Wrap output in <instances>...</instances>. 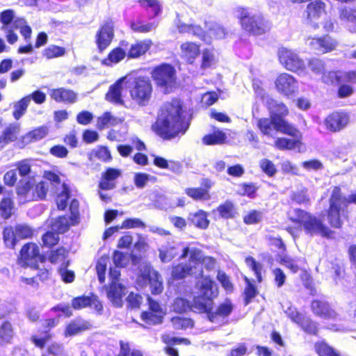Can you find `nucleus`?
<instances>
[{"label":"nucleus","mask_w":356,"mask_h":356,"mask_svg":"<svg viewBox=\"0 0 356 356\" xmlns=\"http://www.w3.org/2000/svg\"><path fill=\"white\" fill-rule=\"evenodd\" d=\"M289 216L291 221L302 225L307 234L319 235L327 238L332 235V232L323 225L321 220L302 209H293L289 211Z\"/></svg>","instance_id":"20e7f679"},{"label":"nucleus","mask_w":356,"mask_h":356,"mask_svg":"<svg viewBox=\"0 0 356 356\" xmlns=\"http://www.w3.org/2000/svg\"><path fill=\"white\" fill-rule=\"evenodd\" d=\"M339 83L356 84V71L339 72L335 74Z\"/></svg>","instance_id":"3c124183"},{"label":"nucleus","mask_w":356,"mask_h":356,"mask_svg":"<svg viewBox=\"0 0 356 356\" xmlns=\"http://www.w3.org/2000/svg\"><path fill=\"white\" fill-rule=\"evenodd\" d=\"M67 252L65 248H60L55 251H52L49 256V261L52 264H57L61 262L62 264L66 263L65 259L66 258Z\"/></svg>","instance_id":"864d4df0"},{"label":"nucleus","mask_w":356,"mask_h":356,"mask_svg":"<svg viewBox=\"0 0 356 356\" xmlns=\"http://www.w3.org/2000/svg\"><path fill=\"white\" fill-rule=\"evenodd\" d=\"M275 86L280 92L287 96L293 94L298 89L296 79L286 73H283L277 78Z\"/></svg>","instance_id":"dca6fc26"},{"label":"nucleus","mask_w":356,"mask_h":356,"mask_svg":"<svg viewBox=\"0 0 356 356\" xmlns=\"http://www.w3.org/2000/svg\"><path fill=\"white\" fill-rule=\"evenodd\" d=\"M129 88L131 97L134 102L140 106H145L148 104L152 93V86L148 77L135 78Z\"/></svg>","instance_id":"0eeeda50"},{"label":"nucleus","mask_w":356,"mask_h":356,"mask_svg":"<svg viewBox=\"0 0 356 356\" xmlns=\"http://www.w3.org/2000/svg\"><path fill=\"white\" fill-rule=\"evenodd\" d=\"M121 170L109 168L103 174L99 184V188L102 190H111L115 188V181L121 176Z\"/></svg>","instance_id":"412c9836"},{"label":"nucleus","mask_w":356,"mask_h":356,"mask_svg":"<svg viewBox=\"0 0 356 356\" xmlns=\"http://www.w3.org/2000/svg\"><path fill=\"white\" fill-rule=\"evenodd\" d=\"M356 204V192L348 197L342 196L339 187L335 186L330 198L327 218L330 224L336 228L341 227L342 218L346 217V209L349 204Z\"/></svg>","instance_id":"f03ea898"},{"label":"nucleus","mask_w":356,"mask_h":356,"mask_svg":"<svg viewBox=\"0 0 356 356\" xmlns=\"http://www.w3.org/2000/svg\"><path fill=\"white\" fill-rule=\"evenodd\" d=\"M258 127L264 135L270 137L274 136L275 131H280L293 137H296L299 134L295 127L281 118L271 116L270 119L261 118L258 121Z\"/></svg>","instance_id":"423d86ee"},{"label":"nucleus","mask_w":356,"mask_h":356,"mask_svg":"<svg viewBox=\"0 0 356 356\" xmlns=\"http://www.w3.org/2000/svg\"><path fill=\"white\" fill-rule=\"evenodd\" d=\"M151 74L156 84L160 87L171 88L176 81L175 70L168 64H162L156 67Z\"/></svg>","instance_id":"6e6552de"},{"label":"nucleus","mask_w":356,"mask_h":356,"mask_svg":"<svg viewBox=\"0 0 356 356\" xmlns=\"http://www.w3.org/2000/svg\"><path fill=\"white\" fill-rule=\"evenodd\" d=\"M288 114V108L283 103L275 102L271 108V116L281 118Z\"/></svg>","instance_id":"774afa93"},{"label":"nucleus","mask_w":356,"mask_h":356,"mask_svg":"<svg viewBox=\"0 0 356 356\" xmlns=\"http://www.w3.org/2000/svg\"><path fill=\"white\" fill-rule=\"evenodd\" d=\"M72 305L75 309H81L92 305H95V307L98 311L102 309V305L98 301L89 296L74 298L72 301Z\"/></svg>","instance_id":"c756f323"},{"label":"nucleus","mask_w":356,"mask_h":356,"mask_svg":"<svg viewBox=\"0 0 356 356\" xmlns=\"http://www.w3.org/2000/svg\"><path fill=\"white\" fill-rule=\"evenodd\" d=\"M29 104V97H24L15 104L13 115L16 120H19L25 113Z\"/></svg>","instance_id":"37998d69"},{"label":"nucleus","mask_w":356,"mask_h":356,"mask_svg":"<svg viewBox=\"0 0 356 356\" xmlns=\"http://www.w3.org/2000/svg\"><path fill=\"white\" fill-rule=\"evenodd\" d=\"M217 284L208 277L200 282L198 295L193 298L191 308L200 313H209L212 310L213 300L218 296Z\"/></svg>","instance_id":"7ed1b4c3"},{"label":"nucleus","mask_w":356,"mask_h":356,"mask_svg":"<svg viewBox=\"0 0 356 356\" xmlns=\"http://www.w3.org/2000/svg\"><path fill=\"white\" fill-rule=\"evenodd\" d=\"M3 238L5 245L11 249L15 248L19 241L15 228L11 226L4 228Z\"/></svg>","instance_id":"c9c22d12"},{"label":"nucleus","mask_w":356,"mask_h":356,"mask_svg":"<svg viewBox=\"0 0 356 356\" xmlns=\"http://www.w3.org/2000/svg\"><path fill=\"white\" fill-rule=\"evenodd\" d=\"M216 63L213 53L209 50L205 49L202 52V58L201 68L203 70L212 67Z\"/></svg>","instance_id":"4d7b16f0"},{"label":"nucleus","mask_w":356,"mask_h":356,"mask_svg":"<svg viewBox=\"0 0 356 356\" xmlns=\"http://www.w3.org/2000/svg\"><path fill=\"white\" fill-rule=\"evenodd\" d=\"M270 28V23L261 14L252 15L250 19L243 21V29L255 35L264 34Z\"/></svg>","instance_id":"f8f14e48"},{"label":"nucleus","mask_w":356,"mask_h":356,"mask_svg":"<svg viewBox=\"0 0 356 356\" xmlns=\"http://www.w3.org/2000/svg\"><path fill=\"white\" fill-rule=\"evenodd\" d=\"M300 145L301 142L298 139L278 138L275 141V147L281 150L300 149Z\"/></svg>","instance_id":"2f4dec72"},{"label":"nucleus","mask_w":356,"mask_h":356,"mask_svg":"<svg viewBox=\"0 0 356 356\" xmlns=\"http://www.w3.org/2000/svg\"><path fill=\"white\" fill-rule=\"evenodd\" d=\"M33 184L31 181H20L17 187V194L20 204H24L27 202L33 201Z\"/></svg>","instance_id":"5701e85b"},{"label":"nucleus","mask_w":356,"mask_h":356,"mask_svg":"<svg viewBox=\"0 0 356 356\" xmlns=\"http://www.w3.org/2000/svg\"><path fill=\"white\" fill-rule=\"evenodd\" d=\"M245 263L248 266H249L251 270L254 272L257 280L259 282L262 281L261 271H262V264L255 261V259L251 257H247L245 259Z\"/></svg>","instance_id":"49530a36"},{"label":"nucleus","mask_w":356,"mask_h":356,"mask_svg":"<svg viewBox=\"0 0 356 356\" xmlns=\"http://www.w3.org/2000/svg\"><path fill=\"white\" fill-rule=\"evenodd\" d=\"M113 261L116 267H124L129 261V256L119 251H115Z\"/></svg>","instance_id":"338daca9"},{"label":"nucleus","mask_w":356,"mask_h":356,"mask_svg":"<svg viewBox=\"0 0 356 356\" xmlns=\"http://www.w3.org/2000/svg\"><path fill=\"white\" fill-rule=\"evenodd\" d=\"M339 17L346 23L350 32L356 33V7L341 9Z\"/></svg>","instance_id":"cd10ccee"},{"label":"nucleus","mask_w":356,"mask_h":356,"mask_svg":"<svg viewBox=\"0 0 356 356\" xmlns=\"http://www.w3.org/2000/svg\"><path fill=\"white\" fill-rule=\"evenodd\" d=\"M67 265L68 261L67 263L61 264L58 269V273L63 282L70 283L74 281V273L73 271L67 270Z\"/></svg>","instance_id":"052dcab7"},{"label":"nucleus","mask_w":356,"mask_h":356,"mask_svg":"<svg viewBox=\"0 0 356 356\" xmlns=\"http://www.w3.org/2000/svg\"><path fill=\"white\" fill-rule=\"evenodd\" d=\"M298 325L301 326L305 332L309 334H316L318 332V327L316 323L312 321L310 318L304 316Z\"/></svg>","instance_id":"8fccbe9b"},{"label":"nucleus","mask_w":356,"mask_h":356,"mask_svg":"<svg viewBox=\"0 0 356 356\" xmlns=\"http://www.w3.org/2000/svg\"><path fill=\"white\" fill-rule=\"evenodd\" d=\"M177 28L180 33L192 34L194 36L198 37L204 41L208 42L204 35V31L198 25L187 24L181 22L179 19L176 22Z\"/></svg>","instance_id":"bb28decb"},{"label":"nucleus","mask_w":356,"mask_h":356,"mask_svg":"<svg viewBox=\"0 0 356 356\" xmlns=\"http://www.w3.org/2000/svg\"><path fill=\"white\" fill-rule=\"evenodd\" d=\"M226 139V134L222 131L218 130L211 134L204 136L202 143L207 145H221L225 142Z\"/></svg>","instance_id":"72a5a7b5"},{"label":"nucleus","mask_w":356,"mask_h":356,"mask_svg":"<svg viewBox=\"0 0 356 356\" xmlns=\"http://www.w3.org/2000/svg\"><path fill=\"white\" fill-rule=\"evenodd\" d=\"M19 128L15 124H10L0 134L2 138V145L7 144L17 139Z\"/></svg>","instance_id":"ea45409f"},{"label":"nucleus","mask_w":356,"mask_h":356,"mask_svg":"<svg viewBox=\"0 0 356 356\" xmlns=\"http://www.w3.org/2000/svg\"><path fill=\"white\" fill-rule=\"evenodd\" d=\"M60 193L58 194L57 198H56V204L57 207L59 210H64L67 205V200L70 197V191L68 187L63 183L60 185Z\"/></svg>","instance_id":"79ce46f5"},{"label":"nucleus","mask_w":356,"mask_h":356,"mask_svg":"<svg viewBox=\"0 0 356 356\" xmlns=\"http://www.w3.org/2000/svg\"><path fill=\"white\" fill-rule=\"evenodd\" d=\"M311 308L314 314L324 319H333L336 312L332 309L329 304L323 300H315L312 302Z\"/></svg>","instance_id":"f3484780"},{"label":"nucleus","mask_w":356,"mask_h":356,"mask_svg":"<svg viewBox=\"0 0 356 356\" xmlns=\"http://www.w3.org/2000/svg\"><path fill=\"white\" fill-rule=\"evenodd\" d=\"M21 259L29 263L40 257L38 246L33 243H27L23 246L20 252Z\"/></svg>","instance_id":"c85d7f7f"},{"label":"nucleus","mask_w":356,"mask_h":356,"mask_svg":"<svg viewBox=\"0 0 356 356\" xmlns=\"http://www.w3.org/2000/svg\"><path fill=\"white\" fill-rule=\"evenodd\" d=\"M280 63L289 70L302 73L305 70V63L293 51L282 47L278 51Z\"/></svg>","instance_id":"9d476101"},{"label":"nucleus","mask_w":356,"mask_h":356,"mask_svg":"<svg viewBox=\"0 0 356 356\" xmlns=\"http://www.w3.org/2000/svg\"><path fill=\"white\" fill-rule=\"evenodd\" d=\"M65 54V49L63 47L50 45L46 48L43 51V55L47 59H51L56 57H60Z\"/></svg>","instance_id":"de8ad7c7"},{"label":"nucleus","mask_w":356,"mask_h":356,"mask_svg":"<svg viewBox=\"0 0 356 356\" xmlns=\"http://www.w3.org/2000/svg\"><path fill=\"white\" fill-rule=\"evenodd\" d=\"M18 240L28 238L33 235L32 229L26 225H18L15 227Z\"/></svg>","instance_id":"e2e57ef3"},{"label":"nucleus","mask_w":356,"mask_h":356,"mask_svg":"<svg viewBox=\"0 0 356 356\" xmlns=\"http://www.w3.org/2000/svg\"><path fill=\"white\" fill-rule=\"evenodd\" d=\"M233 309L232 305L229 300H226L220 304L215 312L211 311L209 313V319L214 323H224L225 318H227Z\"/></svg>","instance_id":"a211bd4d"},{"label":"nucleus","mask_w":356,"mask_h":356,"mask_svg":"<svg viewBox=\"0 0 356 356\" xmlns=\"http://www.w3.org/2000/svg\"><path fill=\"white\" fill-rule=\"evenodd\" d=\"M140 6L151 13L152 17L157 16L161 10V5L158 0H138Z\"/></svg>","instance_id":"f704fd0d"},{"label":"nucleus","mask_w":356,"mask_h":356,"mask_svg":"<svg viewBox=\"0 0 356 356\" xmlns=\"http://www.w3.org/2000/svg\"><path fill=\"white\" fill-rule=\"evenodd\" d=\"M315 348L319 356H336L338 353L324 342L316 343Z\"/></svg>","instance_id":"603ef678"},{"label":"nucleus","mask_w":356,"mask_h":356,"mask_svg":"<svg viewBox=\"0 0 356 356\" xmlns=\"http://www.w3.org/2000/svg\"><path fill=\"white\" fill-rule=\"evenodd\" d=\"M51 97L58 102L74 103L76 100V94L63 88L53 89L50 93Z\"/></svg>","instance_id":"b1692460"},{"label":"nucleus","mask_w":356,"mask_h":356,"mask_svg":"<svg viewBox=\"0 0 356 356\" xmlns=\"http://www.w3.org/2000/svg\"><path fill=\"white\" fill-rule=\"evenodd\" d=\"M307 66L311 70V71L317 74H320L324 72L325 71V63L317 58H312L308 60Z\"/></svg>","instance_id":"09e8293b"},{"label":"nucleus","mask_w":356,"mask_h":356,"mask_svg":"<svg viewBox=\"0 0 356 356\" xmlns=\"http://www.w3.org/2000/svg\"><path fill=\"white\" fill-rule=\"evenodd\" d=\"M189 127L183 116L180 102L177 99L165 104L161 108L154 126L156 134L163 139H172L179 134H184Z\"/></svg>","instance_id":"f257e3e1"},{"label":"nucleus","mask_w":356,"mask_h":356,"mask_svg":"<svg viewBox=\"0 0 356 356\" xmlns=\"http://www.w3.org/2000/svg\"><path fill=\"white\" fill-rule=\"evenodd\" d=\"M158 26V22L156 21L147 22L144 24L141 21L137 20L131 23V28L134 32L138 33H149L154 29Z\"/></svg>","instance_id":"e433bc0d"},{"label":"nucleus","mask_w":356,"mask_h":356,"mask_svg":"<svg viewBox=\"0 0 356 356\" xmlns=\"http://www.w3.org/2000/svg\"><path fill=\"white\" fill-rule=\"evenodd\" d=\"M72 225H73L71 221V217L63 216L55 219L51 224V229L54 232H56L58 234L65 233Z\"/></svg>","instance_id":"473e14b6"},{"label":"nucleus","mask_w":356,"mask_h":356,"mask_svg":"<svg viewBox=\"0 0 356 356\" xmlns=\"http://www.w3.org/2000/svg\"><path fill=\"white\" fill-rule=\"evenodd\" d=\"M172 326L176 330L186 329L193 327V321L190 318L173 317L171 319Z\"/></svg>","instance_id":"6e6d98bb"},{"label":"nucleus","mask_w":356,"mask_h":356,"mask_svg":"<svg viewBox=\"0 0 356 356\" xmlns=\"http://www.w3.org/2000/svg\"><path fill=\"white\" fill-rule=\"evenodd\" d=\"M15 17L13 10L8 9L3 11L0 15V22L3 24L1 30L6 31L8 28H10L9 24L13 22Z\"/></svg>","instance_id":"5fc2aeb1"},{"label":"nucleus","mask_w":356,"mask_h":356,"mask_svg":"<svg viewBox=\"0 0 356 356\" xmlns=\"http://www.w3.org/2000/svg\"><path fill=\"white\" fill-rule=\"evenodd\" d=\"M42 243L46 247H51L58 243V234L56 232H47L42 236Z\"/></svg>","instance_id":"680f3d73"},{"label":"nucleus","mask_w":356,"mask_h":356,"mask_svg":"<svg viewBox=\"0 0 356 356\" xmlns=\"http://www.w3.org/2000/svg\"><path fill=\"white\" fill-rule=\"evenodd\" d=\"M220 216L223 218H232L236 214V209L232 202L227 201L217 208Z\"/></svg>","instance_id":"a19ab883"},{"label":"nucleus","mask_w":356,"mask_h":356,"mask_svg":"<svg viewBox=\"0 0 356 356\" xmlns=\"http://www.w3.org/2000/svg\"><path fill=\"white\" fill-rule=\"evenodd\" d=\"M209 34L216 39H222L226 35L227 31L220 24L215 23L209 27Z\"/></svg>","instance_id":"0e129e2a"},{"label":"nucleus","mask_w":356,"mask_h":356,"mask_svg":"<svg viewBox=\"0 0 356 356\" xmlns=\"http://www.w3.org/2000/svg\"><path fill=\"white\" fill-rule=\"evenodd\" d=\"M140 274L138 275L137 282L141 286L149 284L151 291L154 294H159L163 290V284L159 274L152 269V268L145 265L144 270L140 269Z\"/></svg>","instance_id":"1a4fd4ad"},{"label":"nucleus","mask_w":356,"mask_h":356,"mask_svg":"<svg viewBox=\"0 0 356 356\" xmlns=\"http://www.w3.org/2000/svg\"><path fill=\"white\" fill-rule=\"evenodd\" d=\"M127 293L126 288L121 284L113 283L107 291V296L108 299L115 307H121L122 305V298Z\"/></svg>","instance_id":"4be33fe9"},{"label":"nucleus","mask_w":356,"mask_h":356,"mask_svg":"<svg viewBox=\"0 0 356 356\" xmlns=\"http://www.w3.org/2000/svg\"><path fill=\"white\" fill-rule=\"evenodd\" d=\"M126 77H123L117 81L114 84L110 86L108 92L106 95V99L111 103L116 104H122V92L124 89V81Z\"/></svg>","instance_id":"aec40b11"},{"label":"nucleus","mask_w":356,"mask_h":356,"mask_svg":"<svg viewBox=\"0 0 356 356\" xmlns=\"http://www.w3.org/2000/svg\"><path fill=\"white\" fill-rule=\"evenodd\" d=\"M159 257L163 263L170 262L178 254V247L175 243L168 242L159 248Z\"/></svg>","instance_id":"a878e982"},{"label":"nucleus","mask_w":356,"mask_h":356,"mask_svg":"<svg viewBox=\"0 0 356 356\" xmlns=\"http://www.w3.org/2000/svg\"><path fill=\"white\" fill-rule=\"evenodd\" d=\"M181 56L188 63H193L200 54V47L192 42H184L181 45Z\"/></svg>","instance_id":"393cba45"},{"label":"nucleus","mask_w":356,"mask_h":356,"mask_svg":"<svg viewBox=\"0 0 356 356\" xmlns=\"http://www.w3.org/2000/svg\"><path fill=\"white\" fill-rule=\"evenodd\" d=\"M188 220L195 227L201 229L207 228L209 223L207 213L202 210L190 213Z\"/></svg>","instance_id":"7c9ffc66"},{"label":"nucleus","mask_w":356,"mask_h":356,"mask_svg":"<svg viewBox=\"0 0 356 356\" xmlns=\"http://www.w3.org/2000/svg\"><path fill=\"white\" fill-rule=\"evenodd\" d=\"M348 114L344 112H336L328 115L324 120L326 129L332 132L340 131L349 123Z\"/></svg>","instance_id":"2eb2a0df"},{"label":"nucleus","mask_w":356,"mask_h":356,"mask_svg":"<svg viewBox=\"0 0 356 356\" xmlns=\"http://www.w3.org/2000/svg\"><path fill=\"white\" fill-rule=\"evenodd\" d=\"M13 203L10 198H3L0 202L1 216L4 218H8L12 214Z\"/></svg>","instance_id":"13d9d810"},{"label":"nucleus","mask_w":356,"mask_h":356,"mask_svg":"<svg viewBox=\"0 0 356 356\" xmlns=\"http://www.w3.org/2000/svg\"><path fill=\"white\" fill-rule=\"evenodd\" d=\"M150 312H144L141 314L142 320L147 325H154L162 323L164 312L159 303L150 297L147 298Z\"/></svg>","instance_id":"4468645a"},{"label":"nucleus","mask_w":356,"mask_h":356,"mask_svg":"<svg viewBox=\"0 0 356 356\" xmlns=\"http://www.w3.org/2000/svg\"><path fill=\"white\" fill-rule=\"evenodd\" d=\"M151 45L150 41H144L132 44L128 52L129 57L137 58L144 54Z\"/></svg>","instance_id":"4c0bfd02"},{"label":"nucleus","mask_w":356,"mask_h":356,"mask_svg":"<svg viewBox=\"0 0 356 356\" xmlns=\"http://www.w3.org/2000/svg\"><path fill=\"white\" fill-rule=\"evenodd\" d=\"M13 334V326L10 322H3L0 325V343H10Z\"/></svg>","instance_id":"58836bf2"},{"label":"nucleus","mask_w":356,"mask_h":356,"mask_svg":"<svg viewBox=\"0 0 356 356\" xmlns=\"http://www.w3.org/2000/svg\"><path fill=\"white\" fill-rule=\"evenodd\" d=\"M114 37V22L111 19L105 21L95 35V42L99 51H103L111 43Z\"/></svg>","instance_id":"ddd939ff"},{"label":"nucleus","mask_w":356,"mask_h":356,"mask_svg":"<svg viewBox=\"0 0 356 356\" xmlns=\"http://www.w3.org/2000/svg\"><path fill=\"white\" fill-rule=\"evenodd\" d=\"M259 166L261 170L265 172L268 177H273L277 172L274 163L267 159H263L259 161Z\"/></svg>","instance_id":"bf43d9fd"},{"label":"nucleus","mask_w":356,"mask_h":356,"mask_svg":"<svg viewBox=\"0 0 356 356\" xmlns=\"http://www.w3.org/2000/svg\"><path fill=\"white\" fill-rule=\"evenodd\" d=\"M239 186L241 189L240 194L247 195L250 198L254 197V194L258 190V186L254 183H243L240 184Z\"/></svg>","instance_id":"69168bd1"},{"label":"nucleus","mask_w":356,"mask_h":356,"mask_svg":"<svg viewBox=\"0 0 356 356\" xmlns=\"http://www.w3.org/2000/svg\"><path fill=\"white\" fill-rule=\"evenodd\" d=\"M189 255V261L187 264H179L172 270L171 275L174 279L180 280L185 277L196 274L197 268L200 266V261L202 259V252L197 248H184L181 259H184Z\"/></svg>","instance_id":"39448f33"},{"label":"nucleus","mask_w":356,"mask_h":356,"mask_svg":"<svg viewBox=\"0 0 356 356\" xmlns=\"http://www.w3.org/2000/svg\"><path fill=\"white\" fill-rule=\"evenodd\" d=\"M156 178L145 173H136L134 175V184L138 188H143L147 182H154Z\"/></svg>","instance_id":"a18cd8bd"},{"label":"nucleus","mask_w":356,"mask_h":356,"mask_svg":"<svg viewBox=\"0 0 356 356\" xmlns=\"http://www.w3.org/2000/svg\"><path fill=\"white\" fill-rule=\"evenodd\" d=\"M49 187V184L48 181H40L35 185L33 184V195H34V200L43 199L46 196Z\"/></svg>","instance_id":"c03bdc74"},{"label":"nucleus","mask_w":356,"mask_h":356,"mask_svg":"<svg viewBox=\"0 0 356 356\" xmlns=\"http://www.w3.org/2000/svg\"><path fill=\"white\" fill-rule=\"evenodd\" d=\"M325 3L316 0L307 4L305 13L307 19L312 23L325 14Z\"/></svg>","instance_id":"6ab92c4d"},{"label":"nucleus","mask_w":356,"mask_h":356,"mask_svg":"<svg viewBox=\"0 0 356 356\" xmlns=\"http://www.w3.org/2000/svg\"><path fill=\"white\" fill-rule=\"evenodd\" d=\"M305 44L316 54H325L335 49L337 42L329 35L321 37H308Z\"/></svg>","instance_id":"9b49d317"}]
</instances>
